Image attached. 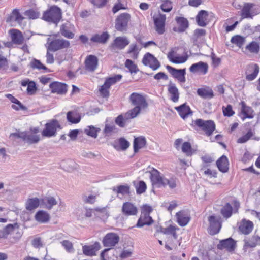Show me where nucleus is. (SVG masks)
<instances>
[{
	"instance_id": "dca6fc26",
	"label": "nucleus",
	"mask_w": 260,
	"mask_h": 260,
	"mask_svg": "<svg viewBox=\"0 0 260 260\" xmlns=\"http://www.w3.org/2000/svg\"><path fill=\"white\" fill-rule=\"evenodd\" d=\"M178 27H173V31L178 33H183L189 27V23L187 18L182 16H176L175 18Z\"/></svg>"
},
{
	"instance_id": "ea45409f",
	"label": "nucleus",
	"mask_w": 260,
	"mask_h": 260,
	"mask_svg": "<svg viewBox=\"0 0 260 260\" xmlns=\"http://www.w3.org/2000/svg\"><path fill=\"white\" fill-rule=\"evenodd\" d=\"M41 203V199L38 198H29L26 202V209L31 211L38 208Z\"/></svg>"
},
{
	"instance_id": "a878e982",
	"label": "nucleus",
	"mask_w": 260,
	"mask_h": 260,
	"mask_svg": "<svg viewBox=\"0 0 260 260\" xmlns=\"http://www.w3.org/2000/svg\"><path fill=\"white\" fill-rule=\"evenodd\" d=\"M154 222L152 217L150 215L142 214L138 219L135 225L137 228H142L144 225H151Z\"/></svg>"
},
{
	"instance_id": "f03ea898",
	"label": "nucleus",
	"mask_w": 260,
	"mask_h": 260,
	"mask_svg": "<svg viewBox=\"0 0 260 260\" xmlns=\"http://www.w3.org/2000/svg\"><path fill=\"white\" fill-rule=\"evenodd\" d=\"M190 125L195 131H204L207 136H211L216 129L215 123L212 120H205L200 118L197 119L192 120Z\"/></svg>"
},
{
	"instance_id": "b1692460",
	"label": "nucleus",
	"mask_w": 260,
	"mask_h": 260,
	"mask_svg": "<svg viewBox=\"0 0 260 260\" xmlns=\"http://www.w3.org/2000/svg\"><path fill=\"white\" fill-rule=\"evenodd\" d=\"M122 212L126 216L136 215L138 213V208L131 202H126L123 204Z\"/></svg>"
},
{
	"instance_id": "6e6552de",
	"label": "nucleus",
	"mask_w": 260,
	"mask_h": 260,
	"mask_svg": "<svg viewBox=\"0 0 260 260\" xmlns=\"http://www.w3.org/2000/svg\"><path fill=\"white\" fill-rule=\"evenodd\" d=\"M142 62L144 66L149 67L153 71L157 70L161 66L157 58L149 52L144 55Z\"/></svg>"
},
{
	"instance_id": "de8ad7c7",
	"label": "nucleus",
	"mask_w": 260,
	"mask_h": 260,
	"mask_svg": "<svg viewBox=\"0 0 260 260\" xmlns=\"http://www.w3.org/2000/svg\"><path fill=\"white\" fill-rule=\"evenodd\" d=\"M88 128L84 130V133L88 136L93 138H96L98 133L101 131L100 128L96 127L93 125L87 126Z\"/></svg>"
},
{
	"instance_id": "338daca9",
	"label": "nucleus",
	"mask_w": 260,
	"mask_h": 260,
	"mask_svg": "<svg viewBox=\"0 0 260 260\" xmlns=\"http://www.w3.org/2000/svg\"><path fill=\"white\" fill-rule=\"evenodd\" d=\"M222 112L223 115L228 117L232 116L235 114L232 106L230 104H228L226 107L223 106Z\"/></svg>"
},
{
	"instance_id": "e433bc0d",
	"label": "nucleus",
	"mask_w": 260,
	"mask_h": 260,
	"mask_svg": "<svg viewBox=\"0 0 260 260\" xmlns=\"http://www.w3.org/2000/svg\"><path fill=\"white\" fill-rule=\"evenodd\" d=\"M253 6L252 3H246L244 4L241 10V17L242 18H252L254 14L251 13V10Z\"/></svg>"
},
{
	"instance_id": "37998d69",
	"label": "nucleus",
	"mask_w": 260,
	"mask_h": 260,
	"mask_svg": "<svg viewBox=\"0 0 260 260\" xmlns=\"http://www.w3.org/2000/svg\"><path fill=\"white\" fill-rule=\"evenodd\" d=\"M113 191L116 192L117 194H121L122 195L130 194V187L126 184L125 185H120L112 188Z\"/></svg>"
},
{
	"instance_id": "473e14b6",
	"label": "nucleus",
	"mask_w": 260,
	"mask_h": 260,
	"mask_svg": "<svg viewBox=\"0 0 260 260\" xmlns=\"http://www.w3.org/2000/svg\"><path fill=\"white\" fill-rule=\"evenodd\" d=\"M253 229V223L251 221L245 219L242 220V224L239 226V231L243 234L248 235Z\"/></svg>"
},
{
	"instance_id": "49530a36",
	"label": "nucleus",
	"mask_w": 260,
	"mask_h": 260,
	"mask_svg": "<svg viewBox=\"0 0 260 260\" xmlns=\"http://www.w3.org/2000/svg\"><path fill=\"white\" fill-rule=\"evenodd\" d=\"M125 67L129 70V72L131 74H136L139 71L137 65L135 64L133 60L129 59H127L125 60Z\"/></svg>"
},
{
	"instance_id": "603ef678",
	"label": "nucleus",
	"mask_w": 260,
	"mask_h": 260,
	"mask_svg": "<svg viewBox=\"0 0 260 260\" xmlns=\"http://www.w3.org/2000/svg\"><path fill=\"white\" fill-rule=\"evenodd\" d=\"M260 46L256 41H252L246 46V49L251 53H258L259 51Z\"/></svg>"
},
{
	"instance_id": "393cba45",
	"label": "nucleus",
	"mask_w": 260,
	"mask_h": 260,
	"mask_svg": "<svg viewBox=\"0 0 260 260\" xmlns=\"http://www.w3.org/2000/svg\"><path fill=\"white\" fill-rule=\"evenodd\" d=\"M150 178L153 186L155 185L158 188L161 187L164 178L160 175V172L157 169L153 168Z\"/></svg>"
},
{
	"instance_id": "09e8293b",
	"label": "nucleus",
	"mask_w": 260,
	"mask_h": 260,
	"mask_svg": "<svg viewBox=\"0 0 260 260\" xmlns=\"http://www.w3.org/2000/svg\"><path fill=\"white\" fill-rule=\"evenodd\" d=\"M141 110L142 109L139 107H135L125 114V119L128 120L129 119H133L136 117L140 113Z\"/></svg>"
},
{
	"instance_id": "1a4fd4ad",
	"label": "nucleus",
	"mask_w": 260,
	"mask_h": 260,
	"mask_svg": "<svg viewBox=\"0 0 260 260\" xmlns=\"http://www.w3.org/2000/svg\"><path fill=\"white\" fill-rule=\"evenodd\" d=\"M153 20L156 31L159 35H162L165 32L166 15L159 13L157 16L153 17Z\"/></svg>"
},
{
	"instance_id": "4c0bfd02",
	"label": "nucleus",
	"mask_w": 260,
	"mask_h": 260,
	"mask_svg": "<svg viewBox=\"0 0 260 260\" xmlns=\"http://www.w3.org/2000/svg\"><path fill=\"white\" fill-rule=\"evenodd\" d=\"M183 211H180L176 213V217L178 224L181 227L186 226L190 221L191 218L190 216H184L183 215Z\"/></svg>"
},
{
	"instance_id": "cd10ccee",
	"label": "nucleus",
	"mask_w": 260,
	"mask_h": 260,
	"mask_svg": "<svg viewBox=\"0 0 260 260\" xmlns=\"http://www.w3.org/2000/svg\"><path fill=\"white\" fill-rule=\"evenodd\" d=\"M147 144L146 139L144 136L135 137L133 141L134 154L138 153L139 150L144 148Z\"/></svg>"
},
{
	"instance_id": "a211bd4d",
	"label": "nucleus",
	"mask_w": 260,
	"mask_h": 260,
	"mask_svg": "<svg viewBox=\"0 0 260 260\" xmlns=\"http://www.w3.org/2000/svg\"><path fill=\"white\" fill-rule=\"evenodd\" d=\"M101 248L100 243L99 242H95L93 245L83 246V253L86 256H93L96 255V252Z\"/></svg>"
},
{
	"instance_id": "774afa93",
	"label": "nucleus",
	"mask_w": 260,
	"mask_h": 260,
	"mask_svg": "<svg viewBox=\"0 0 260 260\" xmlns=\"http://www.w3.org/2000/svg\"><path fill=\"white\" fill-rule=\"evenodd\" d=\"M127 54L133 53V58L136 59L138 58L139 51L136 44H132L129 46V49L127 51Z\"/></svg>"
},
{
	"instance_id": "a19ab883",
	"label": "nucleus",
	"mask_w": 260,
	"mask_h": 260,
	"mask_svg": "<svg viewBox=\"0 0 260 260\" xmlns=\"http://www.w3.org/2000/svg\"><path fill=\"white\" fill-rule=\"evenodd\" d=\"M81 119V116L74 111H69L67 113V120L72 124L78 123Z\"/></svg>"
},
{
	"instance_id": "5701e85b",
	"label": "nucleus",
	"mask_w": 260,
	"mask_h": 260,
	"mask_svg": "<svg viewBox=\"0 0 260 260\" xmlns=\"http://www.w3.org/2000/svg\"><path fill=\"white\" fill-rule=\"evenodd\" d=\"M175 109L178 112L180 116L183 119H186L189 115H192V111L186 103L175 107Z\"/></svg>"
},
{
	"instance_id": "ddd939ff",
	"label": "nucleus",
	"mask_w": 260,
	"mask_h": 260,
	"mask_svg": "<svg viewBox=\"0 0 260 260\" xmlns=\"http://www.w3.org/2000/svg\"><path fill=\"white\" fill-rule=\"evenodd\" d=\"M236 247V241L232 237L222 239L219 241L217 248L219 250L226 249L229 252L234 251Z\"/></svg>"
},
{
	"instance_id": "0e129e2a",
	"label": "nucleus",
	"mask_w": 260,
	"mask_h": 260,
	"mask_svg": "<svg viewBox=\"0 0 260 260\" xmlns=\"http://www.w3.org/2000/svg\"><path fill=\"white\" fill-rule=\"evenodd\" d=\"M188 55L186 52H184L182 56L176 55L175 57V60H172V62L175 64L183 63L186 61L188 58Z\"/></svg>"
},
{
	"instance_id": "f3484780",
	"label": "nucleus",
	"mask_w": 260,
	"mask_h": 260,
	"mask_svg": "<svg viewBox=\"0 0 260 260\" xmlns=\"http://www.w3.org/2000/svg\"><path fill=\"white\" fill-rule=\"evenodd\" d=\"M209 66L207 62L199 61L193 63L189 68V71L192 73H199L202 75H205L207 73Z\"/></svg>"
},
{
	"instance_id": "69168bd1",
	"label": "nucleus",
	"mask_w": 260,
	"mask_h": 260,
	"mask_svg": "<svg viewBox=\"0 0 260 260\" xmlns=\"http://www.w3.org/2000/svg\"><path fill=\"white\" fill-rule=\"evenodd\" d=\"M206 34V31L205 29L200 28L195 29L192 38L193 43H194L197 42L199 38L205 36Z\"/></svg>"
},
{
	"instance_id": "a18cd8bd",
	"label": "nucleus",
	"mask_w": 260,
	"mask_h": 260,
	"mask_svg": "<svg viewBox=\"0 0 260 260\" xmlns=\"http://www.w3.org/2000/svg\"><path fill=\"white\" fill-rule=\"evenodd\" d=\"M30 67L34 69L43 70L48 72H51V71L44 64H43L40 60L36 58H33L32 59L30 63Z\"/></svg>"
},
{
	"instance_id": "7c9ffc66",
	"label": "nucleus",
	"mask_w": 260,
	"mask_h": 260,
	"mask_svg": "<svg viewBox=\"0 0 260 260\" xmlns=\"http://www.w3.org/2000/svg\"><path fill=\"white\" fill-rule=\"evenodd\" d=\"M110 38V35L107 31L103 32L101 35L94 34L90 38V41L94 43L105 44Z\"/></svg>"
},
{
	"instance_id": "3c124183",
	"label": "nucleus",
	"mask_w": 260,
	"mask_h": 260,
	"mask_svg": "<svg viewBox=\"0 0 260 260\" xmlns=\"http://www.w3.org/2000/svg\"><path fill=\"white\" fill-rule=\"evenodd\" d=\"M245 41V38L239 35L233 36L231 39V42L232 44H236L239 48H241L243 46Z\"/></svg>"
},
{
	"instance_id": "864d4df0",
	"label": "nucleus",
	"mask_w": 260,
	"mask_h": 260,
	"mask_svg": "<svg viewBox=\"0 0 260 260\" xmlns=\"http://www.w3.org/2000/svg\"><path fill=\"white\" fill-rule=\"evenodd\" d=\"M20 225L17 223L15 222L13 224H8L4 228L5 233L8 236L11 234L12 232H14L16 230L19 229Z\"/></svg>"
},
{
	"instance_id": "f257e3e1",
	"label": "nucleus",
	"mask_w": 260,
	"mask_h": 260,
	"mask_svg": "<svg viewBox=\"0 0 260 260\" xmlns=\"http://www.w3.org/2000/svg\"><path fill=\"white\" fill-rule=\"evenodd\" d=\"M40 132L39 127H30L29 132L25 131L11 133L10 137H13L16 138L21 139L22 141L29 145L37 144L40 141V135H37Z\"/></svg>"
},
{
	"instance_id": "c03bdc74",
	"label": "nucleus",
	"mask_w": 260,
	"mask_h": 260,
	"mask_svg": "<svg viewBox=\"0 0 260 260\" xmlns=\"http://www.w3.org/2000/svg\"><path fill=\"white\" fill-rule=\"evenodd\" d=\"M244 248L247 249L248 247L253 248L255 247L259 241H260V237L258 235L253 236L249 241L244 240Z\"/></svg>"
},
{
	"instance_id": "052dcab7",
	"label": "nucleus",
	"mask_w": 260,
	"mask_h": 260,
	"mask_svg": "<svg viewBox=\"0 0 260 260\" xmlns=\"http://www.w3.org/2000/svg\"><path fill=\"white\" fill-rule=\"evenodd\" d=\"M60 31L61 34L68 39H73L75 34L67 29V27L64 24L60 26Z\"/></svg>"
},
{
	"instance_id": "4d7b16f0",
	"label": "nucleus",
	"mask_w": 260,
	"mask_h": 260,
	"mask_svg": "<svg viewBox=\"0 0 260 260\" xmlns=\"http://www.w3.org/2000/svg\"><path fill=\"white\" fill-rule=\"evenodd\" d=\"M110 87V86L108 84H106V81H105L104 84L101 86L99 88V92L103 98H108L110 95L109 89Z\"/></svg>"
},
{
	"instance_id": "79ce46f5",
	"label": "nucleus",
	"mask_w": 260,
	"mask_h": 260,
	"mask_svg": "<svg viewBox=\"0 0 260 260\" xmlns=\"http://www.w3.org/2000/svg\"><path fill=\"white\" fill-rule=\"evenodd\" d=\"M133 184L136 188L137 194H141L144 193L147 189L146 183L143 180H140L138 182L133 181Z\"/></svg>"
},
{
	"instance_id": "680f3d73",
	"label": "nucleus",
	"mask_w": 260,
	"mask_h": 260,
	"mask_svg": "<svg viewBox=\"0 0 260 260\" xmlns=\"http://www.w3.org/2000/svg\"><path fill=\"white\" fill-rule=\"evenodd\" d=\"M169 185L171 189H174L176 187V182L175 179L171 178L170 179L164 178L161 186L166 187Z\"/></svg>"
},
{
	"instance_id": "6e6d98bb",
	"label": "nucleus",
	"mask_w": 260,
	"mask_h": 260,
	"mask_svg": "<svg viewBox=\"0 0 260 260\" xmlns=\"http://www.w3.org/2000/svg\"><path fill=\"white\" fill-rule=\"evenodd\" d=\"M24 14L29 19H36L38 18L40 16L39 12L33 9H29L25 11Z\"/></svg>"
},
{
	"instance_id": "c756f323",
	"label": "nucleus",
	"mask_w": 260,
	"mask_h": 260,
	"mask_svg": "<svg viewBox=\"0 0 260 260\" xmlns=\"http://www.w3.org/2000/svg\"><path fill=\"white\" fill-rule=\"evenodd\" d=\"M259 71V68L257 64H254L249 67L248 71L246 72V79L248 81H252L256 78Z\"/></svg>"
},
{
	"instance_id": "8fccbe9b",
	"label": "nucleus",
	"mask_w": 260,
	"mask_h": 260,
	"mask_svg": "<svg viewBox=\"0 0 260 260\" xmlns=\"http://www.w3.org/2000/svg\"><path fill=\"white\" fill-rule=\"evenodd\" d=\"M57 202L54 197H47L45 199H41V204L46 205L48 209H51L53 206L56 205Z\"/></svg>"
},
{
	"instance_id": "423d86ee",
	"label": "nucleus",
	"mask_w": 260,
	"mask_h": 260,
	"mask_svg": "<svg viewBox=\"0 0 260 260\" xmlns=\"http://www.w3.org/2000/svg\"><path fill=\"white\" fill-rule=\"evenodd\" d=\"M232 204L233 205V207L231 203L228 202L220 209L221 214L225 219L230 218L233 213H238L239 209L240 207V202L238 200L235 199L232 201Z\"/></svg>"
},
{
	"instance_id": "aec40b11",
	"label": "nucleus",
	"mask_w": 260,
	"mask_h": 260,
	"mask_svg": "<svg viewBox=\"0 0 260 260\" xmlns=\"http://www.w3.org/2000/svg\"><path fill=\"white\" fill-rule=\"evenodd\" d=\"M218 170L222 173H227L229 170V161L228 157L222 155L216 161Z\"/></svg>"
},
{
	"instance_id": "e2e57ef3",
	"label": "nucleus",
	"mask_w": 260,
	"mask_h": 260,
	"mask_svg": "<svg viewBox=\"0 0 260 260\" xmlns=\"http://www.w3.org/2000/svg\"><path fill=\"white\" fill-rule=\"evenodd\" d=\"M253 133L251 129H249L245 135H243L237 140L238 143H245L253 136Z\"/></svg>"
},
{
	"instance_id": "6ab92c4d",
	"label": "nucleus",
	"mask_w": 260,
	"mask_h": 260,
	"mask_svg": "<svg viewBox=\"0 0 260 260\" xmlns=\"http://www.w3.org/2000/svg\"><path fill=\"white\" fill-rule=\"evenodd\" d=\"M117 151H125L129 147V142L124 137H120L111 143Z\"/></svg>"
},
{
	"instance_id": "c9c22d12",
	"label": "nucleus",
	"mask_w": 260,
	"mask_h": 260,
	"mask_svg": "<svg viewBox=\"0 0 260 260\" xmlns=\"http://www.w3.org/2000/svg\"><path fill=\"white\" fill-rule=\"evenodd\" d=\"M129 43L128 40L126 38L118 37L114 39L113 43L111 44V47L114 46L119 49H123Z\"/></svg>"
},
{
	"instance_id": "58836bf2",
	"label": "nucleus",
	"mask_w": 260,
	"mask_h": 260,
	"mask_svg": "<svg viewBox=\"0 0 260 260\" xmlns=\"http://www.w3.org/2000/svg\"><path fill=\"white\" fill-rule=\"evenodd\" d=\"M241 105V113L243 115L244 118H252L253 115L252 112H253V109L251 107L246 105V103L244 101L240 102Z\"/></svg>"
},
{
	"instance_id": "20e7f679",
	"label": "nucleus",
	"mask_w": 260,
	"mask_h": 260,
	"mask_svg": "<svg viewBox=\"0 0 260 260\" xmlns=\"http://www.w3.org/2000/svg\"><path fill=\"white\" fill-rule=\"evenodd\" d=\"M62 129V127L56 119L49 120L44 125V128L41 132L44 137L51 138L57 135V129Z\"/></svg>"
},
{
	"instance_id": "4be33fe9",
	"label": "nucleus",
	"mask_w": 260,
	"mask_h": 260,
	"mask_svg": "<svg viewBox=\"0 0 260 260\" xmlns=\"http://www.w3.org/2000/svg\"><path fill=\"white\" fill-rule=\"evenodd\" d=\"M86 69L89 71H94L98 66V58L94 55L87 56L85 61Z\"/></svg>"
},
{
	"instance_id": "f704fd0d",
	"label": "nucleus",
	"mask_w": 260,
	"mask_h": 260,
	"mask_svg": "<svg viewBox=\"0 0 260 260\" xmlns=\"http://www.w3.org/2000/svg\"><path fill=\"white\" fill-rule=\"evenodd\" d=\"M197 93L199 96L205 99H211L214 96L213 91L209 87L198 88Z\"/></svg>"
},
{
	"instance_id": "c85d7f7f",
	"label": "nucleus",
	"mask_w": 260,
	"mask_h": 260,
	"mask_svg": "<svg viewBox=\"0 0 260 260\" xmlns=\"http://www.w3.org/2000/svg\"><path fill=\"white\" fill-rule=\"evenodd\" d=\"M12 42L15 44H21L24 41V37L19 30L12 29L10 30Z\"/></svg>"
},
{
	"instance_id": "0eeeda50",
	"label": "nucleus",
	"mask_w": 260,
	"mask_h": 260,
	"mask_svg": "<svg viewBox=\"0 0 260 260\" xmlns=\"http://www.w3.org/2000/svg\"><path fill=\"white\" fill-rule=\"evenodd\" d=\"M69 41L64 39H55L48 43V51L56 52L59 50L70 47Z\"/></svg>"
},
{
	"instance_id": "13d9d810",
	"label": "nucleus",
	"mask_w": 260,
	"mask_h": 260,
	"mask_svg": "<svg viewBox=\"0 0 260 260\" xmlns=\"http://www.w3.org/2000/svg\"><path fill=\"white\" fill-rule=\"evenodd\" d=\"M182 151L187 156H190L193 154V149L190 142H185L182 144Z\"/></svg>"
},
{
	"instance_id": "f8f14e48",
	"label": "nucleus",
	"mask_w": 260,
	"mask_h": 260,
	"mask_svg": "<svg viewBox=\"0 0 260 260\" xmlns=\"http://www.w3.org/2000/svg\"><path fill=\"white\" fill-rule=\"evenodd\" d=\"M209 222V234L214 235L218 234L222 226L221 221L220 218H217L215 215H212L208 217Z\"/></svg>"
},
{
	"instance_id": "39448f33",
	"label": "nucleus",
	"mask_w": 260,
	"mask_h": 260,
	"mask_svg": "<svg viewBox=\"0 0 260 260\" xmlns=\"http://www.w3.org/2000/svg\"><path fill=\"white\" fill-rule=\"evenodd\" d=\"M131 16L128 13H122L119 15L115 19V28L120 32H125L127 31L128 22Z\"/></svg>"
},
{
	"instance_id": "412c9836",
	"label": "nucleus",
	"mask_w": 260,
	"mask_h": 260,
	"mask_svg": "<svg viewBox=\"0 0 260 260\" xmlns=\"http://www.w3.org/2000/svg\"><path fill=\"white\" fill-rule=\"evenodd\" d=\"M20 84L22 86H27L26 92L27 94L29 95H34L38 90L36 83L34 81L30 80L29 79L27 78L22 80Z\"/></svg>"
},
{
	"instance_id": "2eb2a0df",
	"label": "nucleus",
	"mask_w": 260,
	"mask_h": 260,
	"mask_svg": "<svg viewBox=\"0 0 260 260\" xmlns=\"http://www.w3.org/2000/svg\"><path fill=\"white\" fill-rule=\"evenodd\" d=\"M49 88L52 93L59 95L66 94L68 91V85L63 82L53 81L49 84Z\"/></svg>"
},
{
	"instance_id": "2f4dec72",
	"label": "nucleus",
	"mask_w": 260,
	"mask_h": 260,
	"mask_svg": "<svg viewBox=\"0 0 260 260\" xmlns=\"http://www.w3.org/2000/svg\"><path fill=\"white\" fill-rule=\"evenodd\" d=\"M168 86V91L171 95V100L174 102H177L179 100V92L176 85L170 81Z\"/></svg>"
},
{
	"instance_id": "72a5a7b5",
	"label": "nucleus",
	"mask_w": 260,
	"mask_h": 260,
	"mask_svg": "<svg viewBox=\"0 0 260 260\" xmlns=\"http://www.w3.org/2000/svg\"><path fill=\"white\" fill-rule=\"evenodd\" d=\"M35 218L36 221L40 223H46L49 221L50 216L47 212L40 210L36 213Z\"/></svg>"
},
{
	"instance_id": "9b49d317",
	"label": "nucleus",
	"mask_w": 260,
	"mask_h": 260,
	"mask_svg": "<svg viewBox=\"0 0 260 260\" xmlns=\"http://www.w3.org/2000/svg\"><path fill=\"white\" fill-rule=\"evenodd\" d=\"M129 101L132 105L135 107H139L141 109L146 108L148 105L145 97L141 94L137 92L131 93Z\"/></svg>"
},
{
	"instance_id": "7ed1b4c3",
	"label": "nucleus",
	"mask_w": 260,
	"mask_h": 260,
	"mask_svg": "<svg viewBox=\"0 0 260 260\" xmlns=\"http://www.w3.org/2000/svg\"><path fill=\"white\" fill-rule=\"evenodd\" d=\"M62 18V11L60 7L56 5L50 7L44 12L42 19L45 21L57 24Z\"/></svg>"
},
{
	"instance_id": "4468645a",
	"label": "nucleus",
	"mask_w": 260,
	"mask_h": 260,
	"mask_svg": "<svg viewBox=\"0 0 260 260\" xmlns=\"http://www.w3.org/2000/svg\"><path fill=\"white\" fill-rule=\"evenodd\" d=\"M119 236L115 233H108L103 238L102 243L106 247L115 246L119 241Z\"/></svg>"
},
{
	"instance_id": "bb28decb",
	"label": "nucleus",
	"mask_w": 260,
	"mask_h": 260,
	"mask_svg": "<svg viewBox=\"0 0 260 260\" xmlns=\"http://www.w3.org/2000/svg\"><path fill=\"white\" fill-rule=\"evenodd\" d=\"M208 12L206 10H200L196 17V20L197 25L201 27H205L208 23L206 22L207 17L208 16Z\"/></svg>"
},
{
	"instance_id": "5fc2aeb1",
	"label": "nucleus",
	"mask_w": 260,
	"mask_h": 260,
	"mask_svg": "<svg viewBox=\"0 0 260 260\" xmlns=\"http://www.w3.org/2000/svg\"><path fill=\"white\" fill-rule=\"evenodd\" d=\"M122 78V76L121 74L115 75L113 76L109 77L106 78L105 81L106 84H108L110 86L115 84L117 82L119 81Z\"/></svg>"
},
{
	"instance_id": "bf43d9fd",
	"label": "nucleus",
	"mask_w": 260,
	"mask_h": 260,
	"mask_svg": "<svg viewBox=\"0 0 260 260\" xmlns=\"http://www.w3.org/2000/svg\"><path fill=\"white\" fill-rule=\"evenodd\" d=\"M161 10L164 12H170L173 9L172 2L170 0H164L160 6Z\"/></svg>"
},
{
	"instance_id": "9d476101",
	"label": "nucleus",
	"mask_w": 260,
	"mask_h": 260,
	"mask_svg": "<svg viewBox=\"0 0 260 260\" xmlns=\"http://www.w3.org/2000/svg\"><path fill=\"white\" fill-rule=\"evenodd\" d=\"M166 68L169 73L180 83H184L186 81L185 75L186 74V68L176 69L170 65H167Z\"/></svg>"
}]
</instances>
